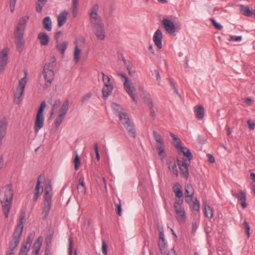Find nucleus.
I'll return each mask as SVG.
<instances>
[{
	"label": "nucleus",
	"mask_w": 255,
	"mask_h": 255,
	"mask_svg": "<svg viewBox=\"0 0 255 255\" xmlns=\"http://www.w3.org/2000/svg\"><path fill=\"white\" fill-rule=\"evenodd\" d=\"M13 196V187L11 184H7L0 190V201L5 218H8L12 207Z\"/></svg>",
	"instance_id": "nucleus-1"
},
{
	"label": "nucleus",
	"mask_w": 255,
	"mask_h": 255,
	"mask_svg": "<svg viewBox=\"0 0 255 255\" xmlns=\"http://www.w3.org/2000/svg\"><path fill=\"white\" fill-rule=\"evenodd\" d=\"M25 219V213L21 214L19 222L15 228L12 235V240L10 241L8 249L6 255H14V250L19 245L23 230V222Z\"/></svg>",
	"instance_id": "nucleus-2"
},
{
	"label": "nucleus",
	"mask_w": 255,
	"mask_h": 255,
	"mask_svg": "<svg viewBox=\"0 0 255 255\" xmlns=\"http://www.w3.org/2000/svg\"><path fill=\"white\" fill-rule=\"evenodd\" d=\"M29 17H23L20 19L14 31L15 37L16 39V44L17 50L20 52L22 50L24 45V40L23 39V32L25 29V25L28 21Z\"/></svg>",
	"instance_id": "nucleus-3"
},
{
	"label": "nucleus",
	"mask_w": 255,
	"mask_h": 255,
	"mask_svg": "<svg viewBox=\"0 0 255 255\" xmlns=\"http://www.w3.org/2000/svg\"><path fill=\"white\" fill-rule=\"evenodd\" d=\"M52 197V189L50 184H48L45 187V193L44 195L43 207L42 215L43 218L46 219L48 216L51 207V199Z\"/></svg>",
	"instance_id": "nucleus-4"
},
{
	"label": "nucleus",
	"mask_w": 255,
	"mask_h": 255,
	"mask_svg": "<svg viewBox=\"0 0 255 255\" xmlns=\"http://www.w3.org/2000/svg\"><path fill=\"white\" fill-rule=\"evenodd\" d=\"M55 57L53 56L51 58V61L46 64L44 67L43 75L45 80V86L48 87L51 84L54 77L53 70L55 67Z\"/></svg>",
	"instance_id": "nucleus-5"
},
{
	"label": "nucleus",
	"mask_w": 255,
	"mask_h": 255,
	"mask_svg": "<svg viewBox=\"0 0 255 255\" xmlns=\"http://www.w3.org/2000/svg\"><path fill=\"white\" fill-rule=\"evenodd\" d=\"M90 21L94 26V32L97 38L101 40H104L105 38V31L101 17H91Z\"/></svg>",
	"instance_id": "nucleus-6"
},
{
	"label": "nucleus",
	"mask_w": 255,
	"mask_h": 255,
	"mask_svg": "<svg viewBox=\"0 0 255 255\" xmlns=\"http://www.w3.org/2000/svg\"><path fill=\"white\" fill-rule=\"evenodd\" d=\"M120 120L124 127L127 130L128 135L132 138H135V130L133 123L129 119L128 114H122L120 116Z\"/></svg>",
	"instance_id": "nucleus-7"
},
{
	"label": "nucleus",
	"mask_w": 255,
	"mask_h": 255,
	"mask_svg": "<svg viewBox=\"0 0 255 255\" xmlns=\"http://www.w3.org/2000/svg\"><path fill=\"white\" fill-rule=\"evenodd\" d=\"M118 74L124 80V87L126 91L130 95L132 100L136 103L137 100L135 98V94L134 93L135 88L133 86H131V81L125 74L119 73Z\"/></svg>",
	"instance_id": "nucleus-8"
},
{
	"label": "nucleus",
	"mask_w": 255,
	"mask_h": 255,
	"mask_svg": "<svg viewBox=\"0 0 255 255\" xmlns=\"http://www.w3.org/2000/svg\"><path fill=\"white\" fill-rule=\"evenodd\" d=\"M26 83V76L19 81V87L14 93V103L19 104L20 103V97L22 96Z\"/></svg>",
	"instance_id": "nucleus-9"
},
{
	"label": "nucleus",
	"mask_w": 255,
	"mask_h": 255,
	"mask_svg": "<svg viewBox=\"0 0 255 255\" xmlns=\"http://www.w3.org/2000/svg\"><path fill=\"white\" fill-rule=\"evenodd\" d=\"M54 38L56 40V48L62 54L64 53V35L61 31L55 33Z\"/></svg>",
	"instance_id": "nucleus-10"
},
{
	"label": "nucleus",
	"mask_w": 255,
	"mask_h": 255,
	"mask_svg": "<svg viewBox=\"0 0 255 255\" xmlns=\"http://www.w3.org/2000/svg\"><path fill=\"white\" fill-rule=\"evenodd\" d=\"M8 53V48H5L0 52V73L4 70L7 64Z\"/></svg>",
	"instance_id": "nucleus-11"
},
{
	"label": "nucleus",
	"mask_w": 255,
	"mask_h": 255,
	"mask_svg": "<svg viewBox=\"0 0 255 255\" xmlns=\"http://www.w3.org/2000/svg\"><path fill=\"white\" fill-rule=\"evenodd\" d=\"M190 163V161L178 160L179 167L182 175L186 179H187L189 177L188 166Z\"/></svg>",
	"instance_id": "nucleus-12"
},
{
	"label": "nucleus",
	"mask_w": 255,
	"mask_h": 255,
	"mask_svg": "<svg viewBox=\"0 0 255 255\" xmlns=\"http://www.w3.org/2000/svg\"><path fill=\"white\" fill-rule=\"evenodd\" d=\"M163 38V35L160 29H157L154 33L153 36V41L157 47L160 49L162 47V39Z\"/></svg>",
	"instance_id": "nucleus-13"
},
{
	"label": "nucleus",
	"mask_w": 255,
	"mask_h": 255,
	"mask_svg": "<svg viewBox=\"0 0 255 255\" xmlns=\"http://www.w3.org/2000/svg\"><path fill=\"white\" fill-rule=\"evenodd\" d=\"M42 178H44V176H42V175H40L38 178L37 184L34 190V197L33 199L34 202L37 201L40 193L43 191L42 186L40 185Z\"/></svg>",
	"instance_id": "nucleus-14"
},
{
	"label": "nucleus",
	"mask_w": 255,
	"mask_h": 255,
	"mask_svg": "<svg viewBox=\"0 0 255 255\" xmlns=\"http://www.w3.org/2000/svg\"><path fill=\"white\" fill-rule=\"evenodd\" d=\"M240 194L235 192L233 191H232V194L233 196L238 198V200L241 202V204L243 208H246L247 204L246 202V194L242 191H240Z\"/></svg>",
	"instance_id": "nucleus-15"
},
{
	"label": "nucleus",
	"mask_w": 255,
	"mask_h": 255,
	"mask_svg": "<svg viewBox=\"0 0 255 255\" xmlns=\"http://www.w3.org/2000/svg\"><path fill=\"white\" fill-rule=\"evenodd\" d=\"M162 24L167 32L169 33L175 32V27L173 22L168 19H164L162 21Z\"/></svg>",
	"instance_id": "nucleus-16"
},
{
	"label": "nucleus",
	"mask_w": 255,
	"mask_h": 255,
	"mask_svg": "<svg viewBox=\"0 0 255 255\" xmlns=\"http://www.w3.org/2000/svg\"><path fill=\"white\" fill-rule=\"evenodd\" d=\"M44 116H38L36 115V120L34 124V130L36 132H38L40 129H41L44 125Z\"/></svg>",
	"instance_id": "nucleus-17"
},
{
	"label": "nucleus",
	"mask_w": 255,
	"mask_h": 255,
	"mask_svg": "<svg viewBox=\"0 0 255 255\" xmlns=\"http://www.w3.org/2000/svg\"><path fill=\"white\" fill-rule=\"evenodd\" d=\"M179 147V149H178V153L179 154L182 153L184 156H186L188 158L187 161H190L193 158V155L190 150L185 147H183L181 145L179 146L178 144L177 145Z\"/></svg>",
	"instance_id": "nucleus-18"
},
{
	"label": "nucleus",
	"mask_w": 255,
	"mask_h": 255,
	"mask_svg": "<svg viewBox=\"0 0 255 255\" xmlns=\"http://www.w3.org/2000/svg\"><path fill=\"white\" fill-rule=\"evenodd\" d=\"M7 125V119L5 117H4L0 121V136H5L6 134Z\"/></svg>",
	"instance_id": "nucleus-19"
},
{
	"label": "nucleus",
	"mask_w": 255,
	"mask_h": 255,
	"mask_svg": "<svg viewBox=\"0 0 255 255\" xmlns=\"http://www.w3.org/2000/svg\"><path fill=\"white\" fill-rule=\"evenodd\" d=\"M240 10L242 14L246 16H255V10L247 6L240 5Z\"/></svg>",
	"instance_id": "nucleus-20"
},
{
	"label": "nucleus",
	"mask_w": 255,
	"mask_h": 255,
	"mask_svg": "<svg viewBox=\"0 0 255 255\" xmlns=\"http://www.w3.org/2000/svg\"><path fill=\"white\" fill-rule=\"evenodd\" d=\"M38 39L40 40V43L42 46H46L49 42V37L45 32H40L38 34Z\"/></svg>",
	"instance_id": "nucleus-21"
},
{
	"label": "nucleus",
	"mask_w": 255,
	"mask_h": 255,
	"mask_svg": "<svg viewBox=\"0 0 255 255\" xmlns=\"http://www.w3.org/2000/svg\"><path fill=\"white\" fill-rule=\"evenodd\" d=\"M60 108L61 112L64 111V104L62 105V102L59 99L56 100L51 109V115L54 114Z\"/></svg>",
	"instance_id": "nucleus-22"
},
{
	"label": "nucleus",
	"mask_w": 255,
	"mask_h": 255,
	"mask_svg": "<svg viewBox=\"0 0 255 255\" xmlns=\"http://www.w3.org/2000/svg\"><path fill=\"white\" fill-rule=\"evenodd\" d=\"M176 198L183 197V193L182 190V186L178 183H176L172 187Z\"/></svg>",
	"instance_id": "nucleus-23"
},
{
	"label": "nucleus",
	"mask_w": 255,
	"mask_h": 255,
	"mask_svg": "<svg viewBox=\"0 0 255 255\" xmlns=\"http://www.w3.org/2000/svg\"><path fill=\"white\" fill-rule=\"evenodd\" d=\"M42 242L43 238L41 236L39 237L35 242L33 246V249L35 255H36L39 253Z\"/></svg>",
	"instance_id": "nucleus-24"
},
{
	"label": "nucleus",
	"mask_w": 255,
	"mask_h": 255,
	"mask_svg": "<svg viewBox=\"0 0 255 255\" xmlns=\"http://www.w3.org/2000/svg\"><path fill=\"white\" fill-rule=\"evenodd\" d=\"M176 214V218L179 222H183L186 220L185 213L182 208L175 209Z\"/></svg>",
	"instance_id": "nucleus-25"
},
{
	"label": "nucleus",
	"mask_w": 255,
	"mask_h": 255,
	"mask_svg": "<svg viewBox=\"0 0 255 255\" xmlns=\"http://www.w3.org/2000/svg\"><path fill=\"white\" fill-rule=\"evenodd\" d=\"M195 113L198 119H202L204 116V109L202 105H198L195 107Z\"/></svg>",
	"instance_id": "nucleus-26"
},
{
	"label": "nucleus",
	"mask_w": 255,
	"mask_h": 255,
	"mask_svg": "<svg viewBox=\"0 0 255 255\" xmlns=\"http://www.w3.org/2000/svg\"><path fill=\"white\" fill-rule=\"evenodd\" d=\"M112 108L114 111L115 114L119 117L120 119V116L122 114H127L126 113L123 112V109L119 105L116 103H113L112 104Z\"/></svg>",
	"instance_id": "nucleus-27"
},
{
	"label": "nucleus",
	"mask_w": 255,
	"mask_h": 255,
	"mask_svg": "<svg viewBox=\"0 0 255 255\" xmlns=\"http://www.w3.org/2000/svg\"><path fill=\"white\" fill-rule=\"evenodd\" d=\"M113 86H104L102 89V93L105 99L107 98L110 96L113 90Z\"/></svg>",
	"instance_id": "nucleus-28"
},
{
	"label": "nucleus",
	"mask_w": 255,
	"mask_h": 255,
	"mask_svg": "<svg viewBox=\"0 0 255 255\" xmlns=\"http://www.w3.org/2000/svg\"><path fill=\"white\" fill-rule=\"evenodd\" d=\"M168 168L176 176L178 175V170L176 162L174 160L170 161L168 163Z\"/></svg>",
	"instance_id": "nucleus-29"
},
{
	"label": "nucleus",
	"mask_w": 255,
	"mask_h": 255,
	"mask_svg": "<svg viewBox=\"0 0 255 255\" xmlns=\"http://www.w3.org/2000/svg\"><path fill=\"white\" fill-rule=\"evenodd\" d=\"M153 137L157 142L156 145H161L164 144V140L161 136L155 130L153 131Z\"/></svg>",
	"instance_id": "nucleus-30"
},
{
	"label": "nucleus",
	"mask_w": 255,
	"mask_h": 255,
	"mask_svg": "<svg viewBox=\"0 0 255 255\" xmlns=\"http://www.w3.org/2000/svg\"><path fill=\"white\" fill-rule=\"evenodd\" d=\"M43 27L47 31H51L52 29V23L49 17H45L43 20Z\"/></svg>",
	"instance_id": "nucleus-31"
},
{
	"label": "nucleus",
	"mask_w": 255,
	"mask_h": 255,
	"mask_svg": "<svg viewBox=\"0 0 255 255\" xmlns=\"http://www.w3.org/2000/svg\"><path fill=\"white\" fill-rule=\"evenodd\" d=\"M204 213L205 216L208 218L211 219L213 216L212 208L206 203L204 204Z\"/></svg>",
	"instance_id": "nucleus-32"
},
{
	"label": "nucleus",
	"mask_w": 255,
	"mask_h": 255,
	"mask_svg": "<svg viewBox=\"0 0 255 255\" xmlns=\"http://www.w3.org/2000/svg\"><path fill=\"white\" fill-rule=\"evenodd\" d=\"M185 196H193L194 189L191 184H186L185 186Z\"/></svg>",
	"instance_id": "nucleus-33"
},
{
	"label": "nucleus",
	"mask_w": 255,
	"mask_h": 255,
	"mask_svg": "<svg viewBox=\"0 0 255 255\" xmlns=\"http://www.w3.org/2000/svg\"><path fill=\"white\" fill-rule=\"evenodd\" d=\"M164 147L165 144L156 146V149L158 150V154L161 159H163L165 157Z\"/></svg>",
	"instance_id": "nucleus-34"
},
{
	"label": "nucleus",
	"mask_w": 255,
	"mask_h": 255,
	"mask_svg": "<svg viewBox=\"0 0 255 255\" xmlns=\"http://www.w3.org/2000/svg\"><path fill=\"white\" fill-rule=\"evenodd\" d=\"M81 53V50L79 48L78 45H76L75 48V51L74 53V59L75 63H77L79 62L80 59V55Z\"/></svg>",
	"instance_id": "nucleus-35"
},
{
	"label": "nucleus",
	"mask_w": 255,
	"mask_h": 255,
	"mask_svg": "<svg viewBox=\"0 0 255 255\" xmlns=\"http://www.w3.org/2000/svg\"><path fill=\"white\" fill-rule=\"evenodd\" d=\"M30 245L24 244L21 246L18 255H27L30 248Z\"/></svg>",
	"instance_id": "nucleus-36"
},
{
	"label": "nucleus",
	"mask_w": 255,
	"mask_h": 255,
	"mask_svg": "<svg viewBox=\"0 0 255 255\" xmlns=\"http://www.w3.org/2000/svg\"><path fill=\"white\" fill-rule=\"evenodd\" d=\"M125 64L129 75L130 76H133L135 73V68H133L132 65L129 62L128 63H125Z\"/></svg>",
	"instance_id": "nucleus-37"
},
{
	"label": "nucleus",
	"mask_w": 255,
	"mask_h": 255,
	"mask_svg": "<svg viewBox=\"0 0 255 255\" xmlns=\"http://www.w3.org/2000/svg\"><path fill=\"white\" fill-rule=\"evenodd\" d=\"M101 74L103 75V81L104 84V86H113L111 83V79L109 76L105 75L103 72H101Z\"/></svg>",
	"instance_id": "nucleus-38"
},
{
	"label": "nucleus",
	"mask_w": 255,
	"mask_h": 255,
	"mask_svg": "<svg viewBox=\"0 0 255 255\" xmlns=\"http://www.w3.org/2000/svg\"><path fill=\"white\" fill-rule=\"evenodd\" d=\"M47 0H38L36 5V9L37 11H41L42 7L46 3Z\"/></svg>",
	"instance_id": "nucleus-39"
},
{
	"label": "nucleus",
	"mask_w": 255,
	"mask_h": 255,
	"mask_svg": "<svg viewBox=\"0 0 255 255\" xmlns=\"http://www.w3.org/2000/svg\"><path fill=\"white\" fill-rule=\"evenodd\" d=\"M183 203V197L176 198L175 199V203L174 204V209H178L181 208V205Z\"/></svg>",
	"instance_id": "nucleus-40"
},
{
	"label": "nucleus",
	"mask_w": 255,
	"mask_h": 255,
	"mask_svg": "<svg viewBox=\"0 0 255 255\" xmlns=\"http://www.w3.org/2000/svg\"><path fill=\"white\" fill-rule=\"evenodd\" d=\"M170 135L172 138V139L174 141V144L175 147L177 149H179V147L178 146H177V145L178 144L179 146L181 145V142L180 139L179 138H178V137H177L172 132L170 133Z\"/></svg>",
	"instance_id": "nucleus-41"
},
{
	"label": "nucleus",
	"mask_w": 255,
	"mask_h": 255,
	"mask_svg": "<svg viewBox=\"0 0 255 255\" xmlns=\"http://www.w3.org/2000/svg\"><path fill=\"white\" fill-rule=\"evenodd\" d=\"M144 101L145 103L149 107V108H153V104L152 99L150 98L149 95H146L144 97Z\"/></svg>",
	"instance_id": "nucleus-42"
},
{
	"label": "nucleus",
	"mask_w": 255,
	"mask_h": 255,
	"mask_svg": "<svg viewBox=\"0 0 255 255\" xmlns=\"http://www.w3.org/2000/svg\"><path fill=\"white\" fill-rule=\"evenodd\" d=\"M46 106V104L45 101H43L41 102L40 107L38 109L37 113L36 115L38 116H44L43 115V111L44 109L45 108Z\"/></svg>",
	"instance_id": "nucleus-43"
},
{
	"label": "nucleus",
	"mask_w": 255,
	"mask_h": 255,
	"mask_svg": "<svg viewBox=\"0 0 255 255\" xmlns=\"http://www.w3.org/2000/svg\"><path fill=\"white\" fill-rule=\"evenodd\" d=\"M99 6L97 4H95L92 7L90 12V16H94L98 14Z\"/></svg>",
	"instance_id": "nucleus-44"
},
{
	"label": "nucleus",
	"mask_w": 255,
	"mask_h": 255,
	"mask_svg": "<svg viewBox=\"0 0 255 255\" xmlns=\"http://www.w3.org/2000/svg\"><path fill=\"white\" fill-rule=\"evenodd\" d=\"M210 20L215 28H216L217 29L221 30L223 28L222 25L219 23L217 22L216 20L214 18H210Z\"/></svg>",
	"instance_id": "nucleus-45"
},
{
	"label": "nucleus",
	"mask_w": 255,
	"mask_h": 255,
	"mask_svg": "<svg viewBox=\"0 0 255 255\" xmlns=\"http://www.w3.org/2000/svg\"><path fill=\"white\" fill-rule=\"evenodd\" d=\"M34 238V233H30L27 238V241L25 244L31 246V244Z\"/></svg>",
	"instance_id": "nucleus-46"
},
{
	"label": "nucleus",
	"mask_w": 255,
	"mask_h": 255,
	"mask_svg": "<svg viewBox=\"0 0 255 255\" xmlns=\"http://www.w3.org/2000/svg\"><path fill=\"white\" fill-rule=\"evenodd\" d=\"M242 40V36L230 35L229 41L240 42Z\"/></svg>",
	"instance_id": "nucleus-47"
},
{
	"label": "nucleus",
	"mask_w": 255,
	"mask_h": 255,
	"mask_svg": "<svg viewBox=\"0 0 255 255\" xmlns=\"http://www.w3.org/2000/svg\"><path fill=\"white\" fill-rule=\"evenodd\" d=\"M63 113H60L55 122L56 128L58 127L62 122Z\"/></svg>",
	"instance_id": "nucleus-48"
},
{
	"label": "nucleus",
	"mask_w": 255,
	"mask_h": 255,
	"mask_svg": "<svg viewBox=\"0 0 255 255\" xmlns=\"http://www.w3.org/2000/svg\"><path fill=\"white\" fill-rule=\"evenodd\" d=\"M78 1L79 0H72L73 11L74 14H76L77 11V8L79 5Z\"/></svg>",
	"instance_id": "nucleus-49"
},
{
	"label": "nucleus",
	"mask_w": 255,
	"mask_h": 255,
	"mask_svg": "<svg viewBox=\"0 0 255 255\" xmlns=\"http://www.w3.org/2000/svg\"><path fill=\"white\" fill-rule=\"evenodd\" d=\"M243 225H244V228L246 230V233L247 235V237H248V238H249V237H250V226H249V224L246 221H244Z\"/></svg>",
	"instance_id": "nucleus-50"
},
{
	"label": "nucleus",
	"mask_w": 255,
	"mask_h": 255,
	"mask_svg": "<svg viewBox=\"0 0 255 255\" xmlns=\"http://www.w3.org/2000/svg\"><path fill=\"white\" fill-rule=\"evenodd\" d=\"M73 249V241L71 238H69L68 255H72Z\"/></svg>",
	"instance_id": "nucleus-51"
},
{
	"label": "nucleus",
	"mask_w": 255,
	"mask_h": 255,
	"mask_svg": "<svg viewBox=\"0 0 255 255\" xmlns=\"http://www.w3.org/2000/svg\"><path fill=\"white\" fill-rule=\"evenodd\" d=\"M80 159L78 155H76L75 159V169L77 170L80 165Z\"/></svg>",
	"instance_id": "nucleus-52"
},
{
	"label": "nucleus",
	"mask_w": 255,
	"mask_h": 255,
	"mask_svg": "<svg viewBox=\"0 0 255 255\" xmlns=\"http://www.w3.org/2000/svg\"><path fill=\"white\" fill-rule=\"evenodd\" d=\"M200 208V203L199 201L196 198L195 201L193 202V209L195 211H199Z\"/></svg>",
	"instance_id": "nucleus-53"
},
{
	"label": "nucleus",
	"mask_w": 255,
	"mask_h": 255,
	"mask_svg": "<svg viewBox=\"0 0 255 255\" xmlns=\"http://www.w3.org/2000/svg\"><path fill=\"white\" fill-rule=\"evenodd\" d=\"M116 206L117 207V212L119 216H121L122 215V204L121 202L120 203H116Z\"/></svg>",
	"instance_id": "nucleus-54"
},
{
	"label": "nucleus",
	"mask_w": 255,
	"mask_h": 255,
	"mask_svg": "<svg viewBox=\"0 0 255 255\" xmlns=\"http://www.w3.org/2000/svg\"><path fill=\"white\" fill-rule=\"evenodd\" d=\"M94 149H95V151L96 159L98 160H99L100 159V154H99V150H98V145L97 143H96L94 144Z\"/></svg>",
	"instance_id": "nucleus-55"
},
{
	"label": "nucleus",
	"mask_w": 255,
	"mask_h": 255,
	"mask_svg": "<svg viewBox=\"0 0 255 255\" xmlns=\"http://www.w3.org/2000/svg\"><path fill=\"white\" fill-rule=\"evenodd\" d=\"M107 249L108 246L106 242L104 241H103L102 242V252L104 255H107Z\"/></svg>",
	"instance_id": "nucleus-56"
},
{
	"label": "nucleus",
	"mask_w": 255,
	"mask_h": 255,
	"mask_svg": "<svg viewBox=\"0 0 255 255\" xmlns=\"http://www.w3.org/2000/svg\"><path fill=\"white\" fill-rule=\"evenodd\" d=\"M169 82H170V84L172 87V88L173 89V90H174V92L179 97H180L181 96L179 94L178 91V90L176 88L175 86V85L171 81V79H169Z\"/></svg>",
	"instance_id": "nucleus-57"
},
{
	"label": "nucleus",
	"mask_w": 255,
	"mask_h": 255,
	"mask_svg": "<svg viewBox=\"0 0 255 255\" xmlns=\"http://www.w3.org/2000/svg\"><path fill=\"white\" fill-rule=\"evenodd\" d=\"M16 0H10V9L11 12H13L14 10Z\"/></svg>",
	"instance_id": "nucleus-58"
},
{
	"label": "nucleus",
	"mask_w": 255,
	"mask_h": 255,
	"mask_svg": "<svg viewBox=\"0 0 255 255\" xmlns=\"http://www.w3.org/2000/svg\"><path fill=\"white\" fill-rule=\"evenodd\" d=\"M92 96V93H88L87 94H86L82 99V102L84 103L86 101H88Z\"/></svg>",
	"instance_id": "nucleus-59"
},
{
	"label": "nucleus",
	"mask_w": 255,
	"mask_h": 255,
	"mask_svg": "<svg viewBox=\"0 0 255 255\" xmlns=\"http://www.w3.org/2000/svg\"><path fill=\"white\" fill-rule=\"evenodd\" d=\"M77 189L78 190V192L82 194H84L86 193L85 186H77Z\"/></svg>",
	"instance_id": "nucleus-60"
},
{
	"label": "nucleus",
	"mask_w": 255,
	"mask_h": 255,
	"mask_svg": "<svg viewBox=\"0 0 255 255\" xmlns=\"http://www.w3.org/2000/svg\"><path fill=\"white\" fill-rule=\"evenodd\" d=\"M185 200L186 202L189 204H191L193 200V196H185Z\"/></svg>",
	"instance_id": "nucleus-61"
},
{
	"label": "nucleus",
	"mask_w": 255,
	"mask_h": 255,
	"mask_svg": "<svg viewBox=\"0 0 255 255\" xmlns=\"http://www.w3.org/2000/svg\"><path fill=\"white\" fill-rule=\"evenodd\" d=\"M78 186H85L84 178L83 176H81L79 178Z\"/></svg>",
	"instance_id": "nucleus-62"
},
{
	"label": "nucleus",
	"mask_w": 255,
	"mask_h": 255,
	"mask_svg": "<svg viewBox=\"0 0 255 255\" xmlns=\"http://www.w3.org/2000/svg\"><path fill=\"white\" fill-rule=\"evenodd\" d=\"M249 128L250 129L252 130L255 128V124L252 122L251 120H249L247 122Z\"/></svg>",
	"instance_id": "nucleus-63"
},
{
	"label": "nucleus",
	"mask_w": 255,
	"mask_h": 255,
	"mask_svg": "<svg viewBox=\"0 0 255 255\" xmlns=\"http://www.w3.org/2000/svg\"><path fill=\"white\" fill-rule=\"evenodd\" d=\"M58 26L59 27L63 25L64 24V17H58Z\"/></svg>",
	"instance_id": "nucleus-64"
}]
</instances>
